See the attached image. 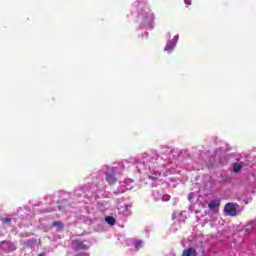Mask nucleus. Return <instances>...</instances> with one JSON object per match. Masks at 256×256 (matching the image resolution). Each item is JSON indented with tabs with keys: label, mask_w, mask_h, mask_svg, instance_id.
Instances as JSON below:
<instances>
[{
	"label": "nucleus",
	"mask_w": 256,
	"mask_h": 256,
	"mask_svg": "<svg viewBox=\"0 0 256 256\" xmlns=\"http://www.w3.org/2000/svg\"><path fill=\"white\" fill-rule=\"evenodd\" d=\"M105 221H106V223H108V225H111V226L117 224V220L113 216H106Z\"/></svg>",
	"instance_id": "7"
},
{
	"label": "nucleus",
	"mask_w": 256,
	"mask_h": 256,
	"mask_svg": "<svg viewBox=\"0 0 256 256\" xmlns=\"http://www.w3.org/2000/svg\"><path fill=\"white\" fill-rule=\"evenodd\" d=\"M106 181H107V183H109V185H113V184L117 183V178H115V175H113V174H107Z\"/></svg>",
	"instance_id": "6"
},
{
	"label": "nucleus",
	"mask_w": 256,
	"mask_h": 256,
	"mask_svg": "<svg viewBox=\"0 0 256 256\" xmlns=\"http://www.w3.org/2000/svg\"><path fill=\"white\" fill-rule=\"evenodd\" d=\"M224 211L227 215H230V217L237 216V207H235V204L233 203H227L224 207Z\"/></svg>",
	"instance_id": "3"
},
{
	"label": "nucleus",
	"mask_w": 256,
	"mask_h": 256,
	"mask_svg": "<svg viewBox=\"0 0 256 256\" xmlns=\"http://www.w3.org/2000/svg\"><path fill=\"white\" fill-rule=\"evenodd\" d=\"M52 227H57V231H63L64 226L62 221H54Z\"/></svg>",
	"instance_id": "9"
},
{
	"label": "nucleus",
	"mask_w": 256,
	"mask_h": 256,
	"mask_svg": "<svg viewBox=\"0 0 256 256\" xmlns=\"http://www.w3.org/2000/svg\"><path fill=\"white\" fill-rule=\"evenodd\" d=\"M0 249L6 253H11L13 251H17V244L11 241H2L0 243Z\"/></svg>",
	"instance_id": "1"
},
{
	"label": "nucleus",
	"mask_w": 256,
	"mask_h": 256,
	"mask_svg": "<svg viewBox=\"0 0 256 256\" xmlns=\"http://www.w3.org/2000/svg\"><path fill=\"white\" fill-rule=\"evenodd\" d=\"M2 223H11V218L2 219Z\"/></svg>",
	"instance_id": "15"
},
{
	"label": "nucleus",
	"mask_w": 256,
	"mask_h": 256,
	"mask_svg": "<svg viewBox=\"0 0 256 256\" xmlns=\"http://www.w3.org/2000/svg\"><path fill=\"white\" fill-rule=\"evenodd\" d=\"M184 3H185L186 5H191V0H184Z\"/></svg>",
	"instance_id": "16"
},
{
	"label": "nucleus",
	"mask_w": 256,
	"mask_h": 256,
	"mask_svg": "<svg viewBox=\"0 0 256 256\" xmlns=\"http://www.w3.org/2000/svg\"><path fill=\"white\" fill-rule=\"evenodd\" d=\"M135 247H136L137 250L141 249L143 247V242L136 241Z\"/></svg>",
	"instance_id": "13"
},
{
	"label": "nucleus",
	"mask_w": 256,
	"mask_h": 256,
	"mask_svg": "<svg viewBox=\"0 0 256 256\" xmlns=\"http://www.w3.org/2000/svg\"><path fill=\"white\" fill-rule=\"evenodd\" d=\"M182 256H197V250L193 247L187 248L183 250Z\"/></svg>",
	"instance_id": "4"
},
{
	"label": "nucleus",
	"mask_w": 256,
	"mask_h": 256,
	"mask_svg": "<svg viewBox=\"0 0 256 256\" xmlns=\"http://www.w3.org/2000/svg\"><path fill=\"white\" fill-rule=\"evenodd\" d=\"M74 251H87L89 249V245L85 244V241L80 239H76L72 241Z\"/></svg>",
	"instance_id": "2"
},
{
	"label": "nucleus",
	"mask_w": 256,
	"mask_h": 256,
	"mask_svg": "<svg viewBox=\"0 0 256 256\" xmlns=\"http://www.w3.org/2000/svg\"><path fill=\"white\" fill-rule=\"evenodd\" d=\"M157 159H159L158 154H153V156L150 157L149 162L150 163H156Z\"/></svg>",
	"instance_id": "11"
},
{
	"label": "nucleus",
	"mask_w": 256,
	"mask_h": 256,
	"mask_svg": "<svg viewBox=\"0 0 256 256\" xmlns=\"http://www.w3.org/2000/svg\"><path fill=\"white\" fill-rule=\"evenodd\" d=\"M243 162H240V163H234L233 164V171L234 173H239V171H241V169H243Z\"/></svg>",
	"instance_id": "8"
},
{
	"label": "nucleus",
	"mask_w": 256,
	"mask_h": 256,
	"mask_svg": "<svg viewBox=\"0 0 256 256\" xmlns=\"http://www.w3.org/2000/svg\"><path fill=\"white\" fill-rule=\"evenodd\" d=\"M76 256H91V254H89V252H79Z\"/></svg>",
	"instance_id": "14"
},
{
	"label": "nucleus",
	"mask_w": 256,
	"mask_h": 256,
	"mask_svg": "<svg viewBox=\"0 0 256 256\" xmlns=\"http://www.w3.org/2000/svg\"><path fill=\"white\" fill-rule=\"evenodd\" d=\"M221 202H219V200H211L210 203L208 204L209 209H211V211H215V209H217L218 207H220Z\"/></svg>",
	"instance_id": "5"
},
{
	"label": "nucleus",
	"mask_w": 256,
	"mask_h": 256,
	"mask_svg": "<svg viewBox=\"0 0 256 256\" xmlns=\"http://www.w3.org/2000/svg\"><path fill=\"white\" fill-rule=\"evenodd\" d=\"M38 256H45V253H40L38 254Z\"/></svg>",
	"instance_id": "17"
},
{
	"label": "nucleus",
	"mask_w": 256,
	"mask_h": 256,
	"mask_svg": "<svg viewBox=\"0 0 256 256\" xmlns=\"http://www.w3.org/2000/svg\"><path fill=\"white\" fill-rule=\"evenodd\" d=\"M149 179H151L152 181H157V179H159V174H157V173H152V174L149 176Z\"/></svg>",
	"instance_id": "12"
},
{
	"label": "nucleus",
	"mask_w": 256,
	"mask_h": 256,
	"mask_svg": "<svg viewBox=\"0 0 256 256\" xmlns=\"http://www.w3.org/2000/svg\"><path fill=\"white\" fill-rule=\"evenodd\" d=\"M175 49V44H173L172 41H168L165 47V51H168V53H171Z\"/></svg>",
	"instance_id": "10"
}]
</instances>
